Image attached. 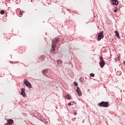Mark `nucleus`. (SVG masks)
I'll return each instance as SVG.
<instances>
[{
    "label": "nucleus",
    "instance_id": "19",
    "mask_svg": "<svg viewBox=\"0 0 125 125\" xmlns=\"http://www.w3.org/2000/svg\"><path fill=\"white\" fill-rule=\"evenodd\" d=\"M90 77H94V76H95V75L94 73H90Z\"/></svg>",
    "mask_w": 125,
    "mask_h": 125
},
{
    "label": "nucleus",
    "instance_id": "14",
    "mask_svg": "<svg viewBox=\"0 0 125 125\" xmlns=\"http://www.w3.org/2000/svg\"><path fill=\"white\" fill-rule=\"evenodd\" d=\"M64 98H65V99H68L69 100H71V97L70 96V95H67L64 97Z\"/></svg>",
    "mask_w": 125,
    "mask_h": 125
},
{
    "label": "nucleus",
    "instance_id": "5",
    "mask_svg": "<svg viewBox=\"0 0 125 125\" xmlns=\"http://www.w3.org/2000/svg\"><path fill=\"white\" fill-rule=\"evenodd\" d=\"M24 83V84L26 86H27V87H28L29 88H32V84H31V83H30V82H29L27 80H25Z\"/></svg>",
    "mask_w": 125,
    "mask_h": 125
},
{
    "label": "nucleus",
    "instance_id": "7",
    "mask_svg": "<svg viewBox=\"0 0 125 125\" xmlns=\"http://www.w3.org/2000/svg\"><path fill=\"white\" fill-rule=\"evenodd\" d=\"M76 91L79 96H82V91H81L79 87L77 86V89Z\"/></svg>",
    "mask_w": 125,
    "mask_h": 125
},
{
    "label": "nucleus",
    "instance_id": "8",
    "mask_svg": "<svg viewBox=\"0 0 125 125\" xmlns=\"http://www.w3.org/2000/svg\"><path fill=\"white\" fill-rule=\"evenodd\" d=\"M21 95H22L23 97H26V93H25V88H21Z\"/></svg>",
    "mask_w": 125,
    "mask_h": 125
},
{
    "label": "nucleus",
    "instance_id": "6",
    "mask_svg": "<svg viewBox=\"0 0 125 125\" xmlns=\"http://www.w3.org/2000/svg\"><path fill=\"white\" fill-rule=\"evenodd\" d=\"M110 2L112 5H118L119 4V1L117 0H110Z\"/></svg>",
    "mask_w": 125,
    "mask_h": 125
},
{
    "label": "nucleus",
    "instance_id": "15",
    "mask_svg": "<svg viewBox=\"0 0 125 125\" xmlns=\"http://www.w3.org/2000/svg\"><path fill=\"white\" fill-rule=\"evenodd\" d=\"M79 81L81 83H84V79H83V77H80V78L79 79Z\"/></svg>",
    "mask_w": 125,
    "mask_h": 125
},
{
    "label": "nucleus",
    "instance_id": "22",
    "mask_svg": "<svg viewBox=\"0 0 125 125\" xmlns=\"http://www.w3.org/2000/svg\"><path fill=\"white\" fill-rule=\"evenodd\" d=\"M124 64H125V62H124Z\"/></svg>",
    "mask_w": 125,
    "mask_h": 125
},
{
    "label": "nucleus",
    "instance_id": "3",
    "mask_svg": "<svg viewBox=\"0 0 125 125\" xmlns=\"http://www.w3.org/2000/svg\"><path fill=\"white\" fill-rule=\"evenodd\" d=\"M103 38H104V35H103V31H100L98 35L97 41L99 42L100 41H101Z\"/></svg>",
    "mask_w": 125,
    "mask_h": 125
},
{
    "label": "nucleus",
    "instance_id": "20",
    "mask_svg": "<svg viewBox=\"0 0 125 125\" xmlns=\"http://www.w3.org/2000/svg\"><path fill=\"white\" fill-rule=\"evenodd\" d=\"M77 114L78 113H77V111L73 112V115H74L75 116H77Z\"/></svg>",
    "mask_w": 125,
    "mask_h": 125
},
{
    "label": "nucleus",
    "instance_id": "4",
    "mask_svg": "<svg viewBox=\"0 0 125 125\" xmlns=\"http://www.w3.org/2000/svg\"><path fill=\"white\" fill-rule=\"evenodd\" d=\"M100 66L101 68H103L105 66V62H104V60H103V57H100Z\"/></svg>",
    "mask_w": 125,
    "mask_h": 125
},
{
    "label": "nucleus",
    "instance_id": "10",
    "mask_svg": "<svg viewBox=\"0 0 125 125\" xmlns=\"http://www.w3.org/2000/svg\"><path fill=\"white\" fill-rule=\"evenodd\" d=\"M62 63H63V62L60 59H59L57 61V63L58 66H61V64H62Z\"/></svg>",
    "mask_w": 125,
    "mask_h": 125
},
{
    "label": "nucleus",
    "instance_id": "21",
    "mask_svg": "<svg viewBox=\"0 0 125 125\" xmlns=\"http://www.w3.org/2000/svg\"><path fill=\"white\" fill-rule=\"evenodd\" d=\"M113 11H114V12H115V13H117V12H118V10L116 9V10H114Z\"/></svg>",
    "mask_w": 125,
    "mask_h": 125
},
{
    "label": "nucleus",
    "instance_id": "9",
    "mask_svg": "<svg viewBox=\"0 0 125 125\" xmlns=\"http://www.w3.org/2000/svg\"><path fill=\"white\" fill-rule=\"evenodd\" d=\"M7 123L6 125H12L13 124V120L12 119H9L7 120Z\"/></svg>",
    "mask_w": 125,
    "mask_h": 125
},
{
    "label": "nucleus",
    "instance_id": "18",
    "mask_svg": "<svg viewBox=\"0 0 125 125\" xmlns=\"http://www.w3.org/2000/svg\"><path fill=\"white\" fill-rule=\"evenodd\" d=\"M74 84L75 86H78V83L76 82H74Z\"/></svg>",
    "mask_w": 125,
    "mask_h": 125
},
{
    "label": "nucleus",
    "instance_id": "16",
    "mask_svg": "<svg viewBox=\"0 0 125 125\" xmlns=\"http://www.w3.org/2000/svg\"><path fill=\"white\" fill-rule=\"evenodd\" d=\"M23 13H25V11H22V10H20V15H23Z\"/></svg>",
    "mask_w": 125,
    "mask_h": 125
},
{
    "label": "nucleus",
    "instance_id": "2",
    "mask_svg": "<svg viewBox=\"0 0 125 125\" xmlns=\"http://www.w3.org/2000/svg\"><path fill=\"white\" fill-rule=\"evenodd\" d=\"M98 106L99 107H105L107 108V107H109V102L103 101L98 104Z\"/></svg>",
    "mask_w": 125,
    "mask_h": 125
},
{
    "label": "nucleus",
    "instance_id": "17",
    "mask_svg": "<svg viewBox=\"0 0 125 125\" xmlns=\"http://www.w3.org/2000/svg\"><path fill=\"white\" fill-rule=\"evenodd\" d=\"M0 14H2V15L4 14V10H1L0 12Z\"/></svg>",
    "mask_w": 125,
    "mask_h": 125
},
{
    "label": "nucleus",
    "instance_id": "1",
    "mask_svg": "<svg viewBox=\"0 0 125 125\" xmlns=\"http://www.w3.org/2000/svg\"><path fill=\"white\" fill-rule=\"evenodd\" d=\"M59 41H60V38H58L55 40L54 42L52 43V49L51 50V52H54L55 51V47H56V45L55 43H57Z\"/></svg>",
    "mask_w": 125,
    "mask_h": 125
},
{
    "label": "nucleus",
    "instance_id": "13",
    "mask_svg": "<svg viewBox=\"0 0 125 125\" xmlns=\"http://www.w3.org/2000/svg\"><path fill=\"white\" fill-rule=\"evenodd\" d=\"M47 72H48V69H43L42 71V74H43V75H44V76H45V74H44V73H47Z\"/></svg>",
    "mask_w": 125,
    "mask_h": 125
},
{
    "label": "nucleus",
    "instance_id": "12",
    "mask_svg": "<svg viewBox=\"0 0 125 125\" xmlns=\"http://www.w3.org/2000/svg\"><path fill=\"white\" fill-rule=\"evenodd\" d=\"M115 33L117 38H118V39H120V34L119 33V32H118V31H115Z\"/></svg>",
    "mask_w": 125,
    "mask_h": 125
},
{
    "label": "nucleus",
    "instance_id": "11",
    "mask_svg": "<svg viewBox=\"0 0 125 125\" xmlns=\"http://www.w3.org/2000/svg\"><path fill=\"white\" fill-rule=\"evenodd\" d=\"M74 104H75V105H77V103L76 102H70L68 103V106H72L74 105Z\"/></svg>",
    "mask_w": 125,
    "mask_h": 125
}]
</instances>
